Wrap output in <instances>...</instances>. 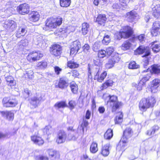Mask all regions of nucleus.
I'll return each instance as SVG.
<instances>
[{
  "label": "nucleus",
  "mask_w": 160,
  "mask_h": 160,
  "mask_svg": "<svg viewBox=\"0 0 160 160\" xmlns=\"http://www.w3.org/2000/svg\"><path fill=\"white\" fill-rule=\"evenodd\" d=\"M28 41L26 39L21 40L19 42L20 46H26L28 45Z\"/></svg>",
  "instance_id": "nucleus-53"
},
{
  "label": "nucleus",
  "mask_w": 160,
  "mask_h": 160,
  "mask_svg": "<svg viewBox=\"0 0 160 160\" xmlns=\"http://www.w3.org/2000/svg\"><path fill=\"white\" fill-rule=\"evenodd\" d=\"M131 46V44L128 41H126L122 45V48L124 50L129 49Z\"/></svg>",
  "instance_id": "nucleus-43"
},
{
  "label": "nucleus",
  "mask_w": 160,
  "mask_h": 160,
  "mask_svg": "<svg viewBox=\"0 0 160 160\" xmlns=\"http://www.w3.org/2000/svg\"><path fill=\"white\" fill-rule=\"evenodd\" d=\"M132 131L129 128L126 129L123 132V136L122 138L120 141L119 145L122 146L121 149H123L127 145L128 142V139L131 137L132 134Z\"/></svg>",
  "instance_id": "nucleus-2"
},
{
  "label": "nucleus",
  "mask_w": 160,
  "mask_h": 160,
  "mask_svg": "<svg viewBox=\"0 0 160 160\" xmlns=\"http://www.w3.org/2000/svg\"><path fill=\"white\" fill-rule=\"evenodd\" d=\"M72 76L75 78H77L79 75V74L77 70H73L72 72Z\"/></svg>",
  "instance_id": "nucleus-63"
},
{
  "label": "nucleus",
  "mask_w": 160,
  "mask_h": 160,
  "mask_svg": "<svg viewBox=\"0 0 160 160\" xmlns=\"http://www.w3.org/2000/svg\"><path fill=\"white\" fill-rule=\"evenodd\" d=\"M127 17L129 21L132 22L137 19L138 14L134 11H132L127 13Z\"/></svg>",
  "instance_id": "nucleus-21"
},
{
  "label": "nucleus",
  "mask_w": 160,
  "mask_h": 160,
  "mask_svg": "<svg viewBox=\"0 0 160 160\" xmlns=\"http://www.w3.org/2000/svg\"><path fill=\"white\" fill-rule=\"evenodd\" d=\"M68 84L67 82L62 79H60L58 83V86L59 88H63L67 87Z\"/></svg>",
  "instance_id": "nucleus-40"
},
{
  "label": "nucleus",
  "mask_w": 160,
  "mask_h": 160,
  "mask_svg": "<svg viewBox=\"0 0 160 160\" xmlns=\"http://www.w3.org/2000/svg\"><path fill=\"white\" fill-rule=\"evenodd\" d=\"M42 56V54L39 52H32L28 54L27 59L30 62H33L39 60Z\"/></svg>",
  "instance_id": "nucleus-8"
},
{
  "label": "nucleus",
  "mask_w": 160,
  "mask_h": 160,
  "mask_svg": "<svg viewBox=\"0 0 160 160\" xmlns=\"http://www.w3.org/2000/svg\"><path fill=\"white\" fill-rule=\"evenodd\" d=\"M47 66V63L44 61L39 62L38 63L37 67L40 69H42L46 68Z\"/></svg>",
  "instance_id": "nucleus-45"
},
{
  "label": "nucleus",
  "mask_w": 160,
  "mask_h": 160,
  "mask_svg": "<svg viewBox=\"0 0 160 160\" xmlns=\"http://www.w3.org/2000/svg\"><path fill=\"white\" fill-rule=\"evenodd\" d=\"M31 139L34 143L39 145H42L44 143V141L42 138L37 136L34 135L32 136Z\"/></svg>",
  "instance_id": "nucleus-20"
},
{
  "label": "nucleus",
  "mask_w": 160,
  "mask_h": 160,
  "mask_svg": "<svg viewBox=\"0 0 160 160\" xmlns=\"http://www.w3.org/2000/svg\"><path fill=\"white\" fill-rule=\"evenodd\" d=\"M88 122L86 120H83V122L81 124V127L82 130L83 132H84V127H86L88 125Z\"/></svg>",
  "instance_id": "nucleus-58"
},
{
  "label": "nucleus",
  "mask_w": 160,
  "mask_h": 160,
  "mask_svg": "<svg viewBox=\"0 0 160 160\" xmlns=\"http://www.w3.org/2000/svg\"><path fill=\"white\" fill-rule=\"evenodd\" d=\"M151 72L153 73L157 74L160 72V66L154 65L151 67Z\"/></svg>",
  "instance_id": "nucleus-35"
},
{
  "label": "nucleus",
  "mask_w": 160,
  "mask_h": 160,
  "mask_svg": "<svg viewBox=\"0 0 160 160\" xmlns=\"http://www.w3.org/2000/svg\"><path fill=\"white\" fill-rule=\"evenodd\" d=\"M107 20L106 15L104 14H99L96 20V22L98 24L102 25Z\"/></svg>",
  "instance_id": "nucleus-22"
},
{
  "label": "nucleus",
  "mask_w": 160,
  "mask_h": 160,
  "mask_svg": "<svg viewBox=\"0 0 160 160\" xmlns=\"http://www.w3.org/2000/svg\"><path fill=\"white\" fill-rule=\"evenodd\" d=\"M151 33L153 36H155L160 34V22H155L153 23Z\"/></svg>",
  "instance_id": "nucleus-16"
},
{
  "label": "nucleus",
  "mask_w": 160,
  "mask_h": 160,
  "mask_svg": "<svg viewBox=\"0 0 160 160\" xmlns=\"http://www.w3.org/2000/svg\"><path fill=\"white\" fill-rule=\"evenodd\" d=\"M52 129L49 126L46 127L43 129V132L45 134L49 135L52 132Z\"/></svg>",
  "instance_id": "nucleus-51"
},
{
  "label": "nucleus",
  "mask_w": 160,
  "mask_h": 160,
  "mask_svg": "<svg viewBox=\"0 0 160 160\" xmlns=\"http://www.w3.org/2000/svg\"><path fill=\"white\" fill-rule=\"evenodd\" d=\"M114 51L113 47H109L106 49L107 55L109 56L111 55Z\"/></svg>",
  "instance_id": "nucleus-52"
},
{
  "label": "nucleus",
  "mask_w": 160,
  "mask_h": 160,
  "mask_svg": "<svg viewBox=\"0 0 160 160\" xmlns=\"http://www.w3.org/2000/svg\"><path fill=\"white\" fill-rule=\"evenodd\" d=\"M100 68L99 67L95 66L92 70V73L94 75V78L97 80L98 82H102L107 75L106 71H104L100 76Z\"/></svg>",
  "instance_id": "nucleus-4"
},
{
  "label": "nucleus",
  "mask_w": 160,
  "mask_h": 160,
  "mask_svg": "<svg viewBox=\"0 0 160 160\" xmlns=\"http://www.w3.org/2000/svg\"><path fill=\"white\" fill-rule=\"evenodd\" d=\"M94 67H93L92 68H89V70L88 71V78L89 79H91L92 78V70L93 68Z\"/></svg>",
  "instance_id": "nucleus-61"
},
{
  "label": "nucleus",
  "mask_w": 160,
  "mask_h": 160,
  "mask_svg": "<svg viewBox=\"0 0 160 160\" xmlns=\"http://www.w3.org/2000/svg\"><path fill=\"white\" fill-rule=\"evenodd\" d=\"M110 41V36L107 35H105L104 37L102 42L103 43L107 45L109 43Z\"/></svg>",
  "instance_id": "nucleus-49"
},
{
  "label": "nucleus",
  "mask_w": 160,
  "mask_h": 160,
  "mask_svg": "<svg viewBox=\"0 0 160 160\" xmlns=\"http://www.w3.org/2000/svg\"><path fill=\"white\" fill-rule=\"evenodd\" d=\"M134 53L136 55L144 53V55L142 56V57H146L150 55V52L148 47H145L144 46H140L135 51Z\"/></svg>",
  "instance_id": "nucleus-9"
},
{
  "label": "nucleus",
  "mask_w": 160,
  "mask_h": 160,
  "mask_svg": "<svg viewBox=\"0 0 160 160\" xmlns=\"http://www.w3.org/2000/svg\"><path fill=\"white\" fill-rule=\"evenodd\" d=\"M113 82L111 80H109L107 81L105 83L102 84V86L101 87V89L103 90L104 89L106 88L109 86H111L113 84Z\"/></svg>",
  "instance_id": "nucleus-31"
},
{
  "label": "nucleus",
  "mask_w": 160,
  "mask_h": 160,
  "mask_svg": "<svg viewBox=\"0 0 160 160\" xmlns=\"http://www.w3.org/2000/svg\"><path fill=\"white\" fill-rule=\"evenodd\" d=\"M2 103L5 107H14L17 105L18 102L15 98L9 99L8 98H5L3 99Z\"/></svg>",
  "instance_id": "nucleus-7"
},
{
  "label": "nucleus",
  "mask_w": 160,
  "mask_h": 160,
  "mask_svg": "<svg viewBox=\"0 0 160 160\" xmlns=\"http://www.w3.org/2000/svg\"><path fill=\"white\" fill-rule=\"evenodd\" d=\"M27 32V30L25 28H19L16 34V37L18 38H19L21 36H23Z\"/></svg>",
  "instance_id": "nucleus-27"
},
{
  "label": "nucleus",
  "mask_w": 160,
  "mask_h": 160,
  "mask_svg": "<svg viewBox=\"0 0 160 160\" xmlns=\"http://www.w3.org/2000/svg\"><path fill=\"white\" fill-rule=\"evenodd\" d=\"M139 65L134 61H132L128 65V67L131 69H137L139 68Z\"/></svg>",
  "instance_id": "nucleus-44"
},
{
  "label": "nucleus",
  "mask_w": 160,
  "mask_h": 160,
  "mask_svg": "<svg viewBox=\"0 0 160 160\" xmlns=\"http://www.w3.org/2000/svg\"><path fill=\"white\" fill-rule=\"evenodd\" d=\"M29 6L27 3L21 4L17 8L19 13L23 15L28 13L29 11Z\"/></svg>",
  "instance_id": "nucleus-14"
},
{
  "label": "nucleus",
  "mask_w": 160,
  "mask_h": 160,
  "mask_svg": "<svg viewBox=\"0 0 160 160\" xmlns=\"http://www.w3.org/2000/svg\"><path fill=\"white\" fill-rule=\"evenodd\" d=\"M68 32V30L66 27L59 29L58 30V33L59 35L61 36L65 34Z\"/></svg>",
  "instance_id": "nucleus-47"
},
{
  "label": "nucleus",
  "mask_w": 160,
  "mask_h": 160,
  "mask_svg": "<svg viewBox=\"0 0 160 160\" xmlns=\"http://www.w3.org/2000/svg\"><path fill=\"white\" fill-rule=\"evenodd\" d=\"M40 101V100L39 98L36 97H34L31 98L30 102L33 107L36 108L39 103Z\"/></svg>",
  "instance_id": "nucleus-34"
},
{
  "label": "nucleus",
  "mask_w": 160,
  "mask_h": 160,
  "mask_svg": "<svg viewBox=\"0 0 160 160\" xmlns=\"http://www.w3.org/2000/svg\"><path fill=\"white\" fill-rule=\"evenodd\" d=\"M156 102L155 98L151 96L143 98L139 102V108L141 111L145 112L147 109L153 107Z\"/></svg>",
  "instance_id": "nucleus-1"
},
{
  "label": "nucleus",
  "mask_w": 160,
  "mask_h": 160,
  "mask_svg": "<svg viewBox=\"0 0 160 160\" xmlns=\"http://www.w3.org/2000/svg\"><path fill=\"white\" fill-rule=\"evenodd\" d=\"M103 60L102 58L98 57V58H96L94 60V62L95 65V66L98 67V66L101 65L102 63Z\"/></svg>",
  "instance_id": "nucleus-46"
},
{
  "label": "nucleus",
  "mask_w": 160,
  "mask_h": 160,
  "mask_svg": "<svg viewBox=\"0 0 160 160\" xmlns=\"http://www.w3.org/2000/svg\"><path fill=\"white\" fill-rule=\"evenodd\" d=\"M62 21L63 19L62 18H61L60 17H58L57 18L56 21H55L57 24V25L59 26L62 23Z\"/></svg>",
  "instance_id": "nucleus-59"
},
{
  "label": "nucleus",
  "mask_w": 160,
  "mask_h": 160,
  "mask_svg": "<svg viewBox=\"0 0 160 160\" xmlns=\"http://www.w3.org/2000/svg\"><path fill=\"white\" fill-rule=\"evenodd\" d=\"M35 159L36 160H48V158L47 157L39 155L36 156Z\"/></svg>",
  "instance_id": "nucleus-55"
},
{
  "label": "nucleus",
  "mask_w": 160,
  "mask_h": 160,
  "mask_svg": "<svg viewBox=\"0 0 160 160\" xmlns=\"http://www.w3.org/2000/svg\"><path fill=\"white\" fill-rule=\"evenodd\" d=\"M1 113L2 116L6 117L9 120H12L14 118V114L11 111H3Z\"/></svg>",
  "instance_id": "nucleus-25"
},
{
  "label": "nucleus",
  "mask_w": 160,
  "mask_h": 160,
  "mask_svg": "<svg viewBox=\"0 0 160 160\" xmlns=\"http://www.w3.org/2000/svg\"><path fill=\"white\" fill-rule=\"evenodd\" d=\"M40 16V15L38 12H32L31 14L30 20L33 22H36L39 20Z\"/></svg>",
  "instance_id": "nucleus-24"
},
{
  "label": "nucleus",
  "mask_w": 160,
  "mask_h": 160,
  "mask_svg": "<svg viewBox=\"0 0 160 160\" xmlns=\"http://www.w3.org/2000/svg\"><path fill=\"white\" fill-rule=\"evenodd\" d=\"M158 87H156L151 85V91L152 93H155L157 92Z\"/></svg>",
  "instance_id": "nucleus-62"
},
{
  "label": "nucleus",
  "mask_w": 160,
  "mask_h": 160,
  "mask_svg": "<svg viewBox=\"0 0 160 160\" xmlns=\"http://www.w3.org/2000/svg\"><path fill=\"white\" fill-rule=\"evenodd\" d=\"M47 152L49 156L54 158H58L59 155V153L52 149H49L47 150Z\"/></svg>",
  "instance_id": "nucleus-28"
},
{
  "label": "nucleus",
  "mask_w": 160,
  "mask_h": 160,
  "mask_svg": "<svg viewBox=\"0 0 160 160\" xmlns=\"http://www.w3.org/2000/svg\"><path fill=\"white\" fill-rule=\"evenodd\" d=\"M89 25L87 23L84 22L82 23V33L83 35L87 34L89 28Z\"/></svg>",
  "instance_id": "nucleus-37"
},
{
  "label": "nucleus",
  "mask_w": 160,
  "mask_h": 160,
  "mask_svg": "<svg viewBox=\"0 0 160 160\" xmlns=\"http://www.w3.org/2000/svg\"><path fill=\"white\" fill-rule=\"evenodd\" d=\"M54 106L56 108H59L66 107L67 104L64 102H61L56 103Z\"/></svg>",
  "instance_id": "nucleus-42"
},
{
  "label": "nucleus",
  "mask_w": 160,
  "mask_h": 160,
  "mask_svg": "<svg viewBox=\"0 0 160 160\" xmlns=\"http://www.w3.org/2000/svg\"><path fill=\"white\" fill-rule=\"evenodd\" d=\"M156 42H151V45L152 51L155 52H157L160 50V45L156 44Z\"/></svg>",
  "instance_id": "nucleus-33"
},
{
  "label": "nucleus",
  "mask_w": 160,
  "mask_h": 160,
  "mask_svg": "<svg viewBox=\"0 0 160 160\" xmlns=\"http://www.w3.org/2000/svg\"><path fill=\"white\" fill-rule=\"evenodd\" d=\"M159 129V128L158 126H155L153 127V129L151 133L150 134V135H152L153 134L155 131L158 130Z\"/></svg>",
  "instance_id": "nucleus-64"
},
{
  "label": "nucleus",
  "mask_w": 160,
  "mask_h": 160,
  "mask_svg": "<svg viewBox=\"0 0 160 160\" xmlns=\"http://www.w3.org/2000/svg\"><path fill=\"white\" fill-rule=\"evenodd\" d=\"M3 26L6 29L10 32H12L16 29L17 25L14 21L8 20L5 22Z\"/></svg>",
  "instance_id": "nucleus-6"
},
{
  "label": "nucleus",
  "mask_w": 160,
  "mask_h": 160,
  "mask_svg": "<svg viewBox=\"0 0 160 160\" xmlns=\"http://www.w3.org/2000/svg\"><path fill=\"white\" fill-rule=\"evenodd\" d=\"M110 145L109 143H107L102 146L101 150V153L104 157L107 156L109 154V147Z\"/></svg>",
  "instance_id": "nucleus-19"
},
{
  "label": "nucleus",
  "mask_w": 160,
  "mask_h": 160,
  "mask_svg": "<svg viewBox=\"0 0 160 160\" xmlns=\"http://www.w3.org/2000/svg\"><path fill=\"white\" fill-rule=\"evenodd\" d=\"M81 47V43L79 41H74L71 45L70 54H76Z\"/></svg>",
  "instance_id": "nucleus-10"
},
{
  "label": "nucleus",
  "mask_w": 160,
  "mask_h": 160,
  "mask_svg": "<svg viewBox=\"0 0 160 160\" xmlns=\"http://www.w3.org/2000/svg\"><path fill=\"white\" fill-rule=\"evenodd\" d=\"M109 100L108 101L107 104L108 106H110L112 108V111L115 112L116 110L119 108L121 104L118 101L117 97L115 96H111L109 95Z\"/></svg>",
  "instance_id": "nucleus-5"
},
{
  "label": "nucleus",
  "mask_w": 160,
  "mask_h": 160,
  "mask_svg": "<svg viewBox=\"0 0 160 160\" xmlns=\"http://www.w3.org/2000/svg\"><path fill=\"white\" fill-rule=\"evenodd\" d=\"M98 150V144L95 142H93L91 145L90 148V152L92 153H95Z\"/></svg>",
  "instance_id": "nucleus-29"
},
{
  "label": "nucleus",
  "mask_w": 160,
  "mask_h": 160,
  "mask_svg": "<svg viewBox=\"0 0 160 160\" xmlns=\"http://www.w3.org/2000/svg\"><path fill=\"white\" fill-rule=\"evenodd\" d=\"M130 0H119L120 4L123 6H126Z\"/></svg>",
  "instance_id": "nucleus-56"
},
{
  "label": "nucleus",
  "mask_w": 160,
  "mask_h": 160,
  "mask_svg": "<svg viewBox=\"0 0 160 160\" xmlns=\"http://www.w3.org/2000/svg\"><path fill=\"white\" fill-rule=\"evenodd\" d=\"M113 136L112 130L108 129L104 135V138L106 139H110Z\"/></svg>",
  "instance_id": "nucleus-36"
},
{
  "label": "nucleus",
  "mask_w": 160,
  "mask_h": 160,
  "mask_svg": "<svg viewBox=\"0 0 160 160\" xmlns=\"http://www.w3.org/2000/svg\"><path fill=\"white\" fill-rule=\"evenodd\" d=\"M123 120V114L122 112H119L117 113V115L115 118V124H119L122 122Z\"/></svg>",
  "instance_id": "nucleus-26"
},
{
  "label": "nucleus",
  "mask_w": 160,
  "mask_h": 160,
  "mask_svg": "<svg viewBox=\"0 0 160 160\" xmlns=\"http://www.w3.org/2000/svg\"><path fill=\"white\" fill-rule=\"evenodd\" d=\"M152 14L156 18H158L160 16V5H157L152 8Z\"/></svg>",
  "instance_id": "nucleus-23"
},
{
  "label": "nucleus",
  "mask_w": 160,
  "mask_h": 160,
  "mask_svg": "<svg viewBox=\"0 0 160 160\" xmlns=\"http://www.w3.org/2000/svg\"><path fill=\"white\" fill-rule=\"evenodd\" d=\"M79 65L72 61H70L68 62V66L70 68H78Z\"/></svg>",
  "instance_id": "nucleus-41"
},
{
  "label": "nucleus",
  "mask_w": 160,
  "mask_h": 160,
  "mask_svg": "<svg viewBox=\"0 0 160 160\" xmlns=\"http://www.w3.org/2000/svg\"><path fill=\"white\" fill-rule=\"evenodd\" d=\"M7 84L10 86L15 84V81L14 80L13 78L11 76H8L5 77Z\"/></svg>",
  "instance_id": "nucleus-30"
},
{
  "label": "nucleus",
  "mask_w": 160,
  "mask_h": 160,
  "mask_svg": "<svg viewBox=\"0 0 160 160\" xmlns=\"http://www.w3.org/2000/svg\"><path fill=\"white\" fill-rule=\"evenodd\" d=\"M119 59L117 55H116L113 57H112L109 59L108 62L105 64L106 68L107 69L112 68L116 63L118 62Z\"/></svg>",
  "instance_id": "nucleus-11"
},
{
  "label": "nucleus",
  "mask_w": 160,
  "mask_h": 160,
  "mask_svg": "<svg viewBox=\"0 0 160 160\" xmlns=\"http://www.w3.org/2000/svg\"><path fill=\"white\" fill-rule=\"evenodd\" d=\"M33 72L31 70L26 71L24 73L25 78L32 79L33 78Z\"/></svg>",
  "instance_id": "nucleus-38"
},
{
  "label": "nucleus",
  "mask_w": 160,
  "mask_h": 160,
  "mask_svg": "<svg viewBox=\"0 0 160 160\" xmlns=\"http://www.w3.org/2000/svg\"><path fill=\"white\" fill-rule=\"evenodd\" d=\"M35 42L36 44L38 45L42 48L46 47V44L45 40L43 39L42 37L40 35L37 36L35 40Z\"/></svg>",
  "instance_id": "nucleus-18"
},
{
  "label": "nucleus",
  "mask_w": 160,
  "mask_h": 160,
  "mask_svg": "<svg viewBox=\"0 0 160 160\" xmlns=\"http://www.w3.org/2000/svg\"><path fill=\"white\" fill-rule=\"evenodd\" d=\"M70 0H60V5L62 7H68L70 5Z\"/></svg>",
  "instance_id": "nucleus-39"
},
{
  "label": "nucleus",
  "mask_w": 160,
  "mask_h": 160,
  "mask_svg": "<svg viewBox=\"0 0 160 160\" xmlns=\"http://www.w3.org/2000/svg\"><path fill=\"white\" fill-rule=\"evenodd\" d=\"M136 38L138 39L140 42H142L144 41L145 38V35L143 34H141Z\"/></svg>",
  "instance_id": "nucleus-57"
},
{
  "label": "nucleus",
  "mask_w": 160,
  "mask_h": 160,
  "mask_svg": "<svg viewBox=\"0 0 160 160\" xmlns=\"http://www.w3.org/2000/svg\"><path fill=\"white\" fill-rule=\"evenodd\" d=\"M149 79V76L143 77L137 84L133 83V86L136 88L138 90L140 91L142 90L143 87L145 86L146 82L148 81Z\"/></svg>",
  "instance_id": "nucleus-13"
},
{
  "label": "nucleus",
  "mask_w": 160,
  "mask_h": 160,
  "mask_svg": "<svg viewBox=\"0 0 160 160\" xmlns=\"http://www.w3.org/2000/svg\"><path fill=\"white\" fill-rule=\"evenodd\" d=\"M132 33V28L128 26H125L123 30L117 32L116 37L118 39H120L122 38H127L130 37Z\"/></svg>",
  "instance_id": "nucleus-3"
},
{
  "label": "nucleus",
  "mask_w": 160,
  "mask_h": 160,
  "mask_svg": "<svg viewBox=\"0 0 160 160\" xmlns=\"http://www.w3.org/2000/svg\"><path fill=\"white\" fill-rule=\"evenodd\" d=\"M66 137V134L64 131H59L56 139V142L58 144L63 143L65 141Z\"/></svg>",
  "instance_id": "nucleus-15"
},
{
  "label": "nucleus",
  "mask_w": 160,
  "mask_h": 160,
  "mask_svg": "<svg viewBox=\"0 0 160 160\" xmlns=\"http://www.w3.org/2000/svg\"><path fill=\"white\" fill-rule=\"evenodd\" d=\"M70 87L72 92L73 93H77L78 92V85L73 82H71L70 84Z\"/></svg>",
  "instance_id": "nucleus-32"
},
{
  "label": "nucleus",
  "mask_w": 160,
  "mask_h": 160,
  "mask_svg": "<svg viewBox=\"0 0 160 160\" xmlns=\"http://www.w3.org/2000/svg\"><path fill=\"white\" fill-rule=\"evenodd\" d=\"M56 27L57 24L55 21L54 19L50 18L47 20L46 26L43 28V29L45 30H48Z\"/></svg>",
  "instance_id": "nucleus-12"
},
{
  "label": "nucleus",
  "mask_w": 160,
  "mask_h": 160,
  "mask_svg": "<svg viewBox=\"0 0 160 160\" xmlns=\"http://www.w3.org/2000/svg\"><path fill=\"white\" fill-rule=\"evenodd\" d=\"M68 104L70 108L72 109L74 108L75 106H76V102L72 100L70 101Z\"/></svg>",
  "instance_id": "nucleus-54"
},
{
  "label": "nucleus",
  "mask_w": 160,
  "mask_h": 160,
  "mask_svg": "<svg viewBox=\"0 0 160 160\" xmlns=\"http://www.w3.org/2000/svg\"><path fill=\"white\" fill-rule=\"evenodd\" d=\"M106 51L105 50H100L98 52V57L102 58L106 55Z\"/></svg>",
  "instance_id": "nucleus-48"
},
{
  "label": "nucleus",
  "mask_w": 160,
  "mask_h": 160,
  "mask_svg": "<svg viewBox=\"0 0 160 160\" xmlns=\"http://www.w3.org/2000/svg\"><path fill=\"white\" fill-rule=\"evenodd\" d=\"M83 51L86 53L89 52L90 49V46L88 44H86L83 47Z\"/></svg>",
  "instance_id": "nucleus-60"
},
{
  "label": "nucleus",
  "mask_w": 160,
  "mask_h": 160,
  "mask_svg": "<svg viewBox=\"0 0 160 160\" xmlns=\"http://www.w3.org/2000/svg\"><path fill=\"white\" fill-rule=\"evenodd\" d=\"M160 84V80L158 79H155L152 82L151 85L158 87Z\"/></svg>",
  "instance_id": "nucleus-50"
},
{
  "label": "nucleus",
  "mask_w": 160,
  "mask_h": 160,
  "mask_svg": "<svg viewBox=\"0 0 160 160\" xmlns=\"http://www.w3.org/2000/svg\"><path fill=\"white\" fill-rule=\"evenodd\" d=\"M61 47L59 45L55 44L51 49V53L55 56H58L61 54Z\"/></svg>",
  "instance_id": "nucleus-17"
}]
</instances>
